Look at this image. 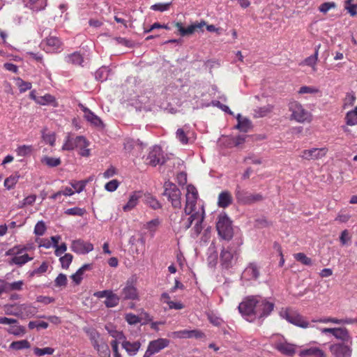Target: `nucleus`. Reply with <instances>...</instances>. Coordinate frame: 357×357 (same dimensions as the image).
<instances>
[{
	"mask_svg": "<svg viewBox=\"0 0 357 357\" xmlns=\"http://www.w3.org/2000/svg\"><path fill=\"white\" fill-rule=\"evenodd\" d=\"M275 307L273 302L259 295L245 297L239 303L238 309L242 317L249 322L257 319L263 321L268 317Z\"/></svg>",
	"mask_w": 357,
	"mask_h": 357,
	"instance_id": "nucleus-1",
	"label": "nucleus"
},
{
	"mask_svg": "<svg viewBox=\"0 0 357 357\" xmlns=\"http://www.w3.org/2000/svg\"><path fill=\"white\" fill-rule=\"evenodd\" d=\"M28 245H15L6 252V256H10L11 258L8 261L10 265H17L22 266L29 261L33 260V257L28 254L24 253L29 250Z\"/></svg>",
	"mask_w": 357,
	"mask_h": 357,
	"instance_id": "nucleus-2",
	"label": "nucleus"
},
{
	"mask_svg": "<svg viewBox=\"0 0 357 357\" xmlns=\"http://www.w3.org/2000/svg\"><path fill=\"white\" fill-rule=\"evenodd\" d=\"M198 192L196 188L192 185L187 186V193L185 195V213L193 214L201 211L204 216V208L203 204L197 203Z\"/></svg>",
	"mask_w": 357,
	"mask_h": 357,
	"instance_id": "nucleus-3",
	"label": "nucleus"
},
{
	"mask_svg": "<svg viewBox=\"0 0 357 357\" xmlns=\"http://www.w3.org/2000/svg\"><path fill=\"white\" fill-rule=\"evenodd\" d=\"M137 278L132 276L122 285L120 296L124 301H139L140 296L136 286Z\"/></svg>",
	"mask_w": 357,
	"mask_h": 357,
	"instance_id": "nucleus-4",
	"label": "nucleus"
},
{
	"mask_svg": "<svg viewBox=\"0 0 357 357\" xmlns=\"http://www.w3.org/2000/svg\"><path fill=\"white\" fill-rule=\"evenodd\" d=\"M218 235L225 240H229L233 236L231 221L226 214H220L216 223Z\"/></svg>",
	"mask_w": 357,
	"mask_h": 357,
	"instance_id": "nucleus-5",
	"label": "nucleus"
},
{
	"mask_svg": "<svg viewBox=\"0 0 357 357\" xmlns=\"http://www.w3.org/2000/svg\"><path fill=\"white\" fill-rule=\"evenodd\" d=\"M280 316L296 326L303 328L311 326V324L305 318L295 311H291L289 309L282 310L280 312Z\"/></svg>",
	"mask_w": 357,
	"mask_h": 357,
	"instance_id": "nucleus-6",
	"label": "nucleus"
},
{
	"mask_svg": "<svg viewBox=\"0 0 357 357\" xmlns=\"http://www.w3.org/2000/svg\"><path fill=\"white\" fill-rule=\"evenodd\" d=\"M164 188L165 191L163 195L168 198L169 202H171L172 206L175 208H181V192L178 187L174 183L167 181L165 183Z\"/></svg>",
	"mask_w": 357,
	"mask_h": 357,
	"instance_id": "nucleus-7",
	"label": "nucleus"
},
{
	"mask_svg": "<svg viewBox=\"0 0 357 357\" xmlns=\"http://www.w3.org/2000/svg\"><path fill=\"white\" fill-rule=\"evenodd\" d=\"M259 266L255 262H251L245 267L241 277L243 285L249 286L256 282L260 275Z\"/></svg>",
	"mask_w": 357,
	"mask_h": 357,
	"instance_id": "nucleus-8",
	"label": "nucleus"
},
{
	"mask_svg": "<svg viewBox=\"0 0 357 357\" xmlns=\"http://www.w3.org/2000/svg\"><path fill=\"white\" fill-rule=\"evenodd\" d=\"M237 257L238 249L231 245L224 248L220 253L222 265L226 268L232 267L235 264Z\"/></svg>",
	"mask_w": 357,
	"mask_h": 357,
	"instance_id": "nucleus-9",
	"label": "nucleus"
},
{
	"mask_svg": "<svg viewBox=\"0 0 357 357\" xmlns=\"http://www.w3.org/2000/svg\"><path fill=\"white\" fill-rule=\"evenodd\" d=\"M235 197L237 202L243 205L251 204L262 199L260 194H252L242 189L238 185L235 190Z\"/></svg>",
	"mask_w": 357,
	"mask_h": 357,
	"instance_id": "nucleus-10",
	"label": "nucleus"
},
{
	"mask_svg": "<svg viewBox=\"0 0 357 357\" xmlns=\"http://www.w3.org/2000/svg\"><path fill=\"white\" fill-rule=\"evenodd\" d=\"M145 161L153 167L164 164L165 162V158L161 147L157 145L151 147Z\"/></svg>",
	"mask_w": 357,
	"mask_h": 357,
	"instance_id": "nucleus-11",
	"label": "nucleus"
},
{
	"mask_svg": "<svg viewBox=\"0 0 357 357\" xmlns=\"http://www.w3.org/2000/svg\"><path fill=\"white\" fill-rule=\"evenodd\" d=\"M169 342V340L166 338H158L151 341L143 357H151L152 355L160 352L162 349L167 347Z\"/></svg>",
	"mask_w": 357,
	"mask_h": 357,
	"instance_id": "nucleus-12",
	"label": "nucleus"
},
{
	"mask_svg": "<svg viewBox=\"0 0 357 357\" xmlns=\"http://www.w3.org/2000/svg\"><path fill=\"white\" fill-rule=\"evenodd\" d=\"M351 345L349 342H339L331 345L330 351L335 357H351Z\"/></svg>",
	"mask_w": 357,
	"mask_h": 357,
	"instance_id": "nucleus-13",
	"label": "nucleus"
},
{
	"mask_svg": "<svg viewBox=\"0 0 357 357\" xmlns=\"http://www.w3.org/2000/svg\"><path fill=\"white\" fill-rule=\"evenodd\" d=\"M40 46L47 53H55L61 49L62 42L59 38L50 36L41 42Z\"/></svg>",
	"mask_w": 357,
	"mask_h": 357,
	"instance_id": "nucleus-14",
	"label": "nucleus"
},
{
	"mask_svg": "<svg viewBox=\"0 0 357 357\" xmlns=\"http://www.w3.org/2000/svg\"><path fill=\"white\" fill-rule=\"evenodd\" d=\"M328 152L326 147L312 148L301 151L300 157L307 160H319L324 157Z\"/></svg>",
	"mask_w": 357,
	"mask_h": 357,
	"instance_id": "nucleus-15",
	"label": "nucleus"
},
{
	"mask_svg": "<svg viewBox=\"0 0 357 357\" xmlns=\"http://www.w3.org/2000/svg\"><path fill=\"white\" fill-rule=\"evenodd\" d=\"M29 97L31 99H33L36 103L40 105H50L53 107L58 106V102L55 97L49 93H46L43 96H37L36 91L33 90L30 92Z\"/></svg>",
	"mask_w": 357,
	"mask_h": 357,
	"instance_id": "nucleus-16",
	"label": "nucleus"
},
{
	"mask_svg": "<svg viewBox=\"0 0 357 357\" xmlns=\"http://www.w3.org/2000/svg\"><path fill=\"white\" fill-rule=\"evenodd\" d=\"M70 248L77 254L84 255L93 250V245L82 239H77L72 242Z\"/></svg>",
	"mask_w": 357,
	"mask_h": 357,
	"instance_id": "nucleus-17",
	"label": "nucleus"
},
{
	"mask_svg": "<svg viewBox=\"0 0 357 357\" xmlns=\"http://www.w3.org/2000/svg\"><path fill=\"white\" fill-rule=\"evenodd\" d=\"M168 337H172L174 339H182V338H191L196 337L200 338L204 336L202 332L198 330H181L178 331H174L169 333Z\"/></svg>",
	"mask_w": 357,
	"mask_h": 357,
	"instance_id": "nucleus-18",
	"label": "nucleus"
},
{
	"mask_svg": "<svg viewBox=\"0 0 357 357\" xmlns=\"http://www.w3.org/2000/svg\"><path fill=\"white\" fill-rule=\"evenodd\" d=\"M142 197V191H133L132 192L128 197V200L127 203L123 205V210L125 212L131 211L134 209L137 204H139L140 198Z\"/></svg>",
	"mask_w": 357,
	"mask_h": 357,
	"instance_id": "nucleus-19",
	"label": "nucleus"
},
{
	"mask_svg": "<svg viewBox=\"0 0 357 357\" xmlns=\"http://www.w3.org/2000/svg\"><path fill=\"white\" fill-rule=\"evenodd\" d=\"M274 347L281 354L287 356H293L296 353V346L286 341H278Z\"/></svg>",
	"mask_w": 357,
	"mask_h": 357,
	"instance_id": "nucleus-20",
	"label": "nucleus"
},
{
	"mask_svg": "<svg viewBox=\"0 0 357 357\" xmlns=\"http://www.w3.org/2000/svg\"><path fill=\"white\" fill-rule=\"evenodd\" d=\"M206 25V22L202 21L199 23H195L184 28L181 22L175 23V26L178 29L181 36H188L193 33L197 29H201Z\"/></svg>",
	"mask_w": 357,
	"mask_h": 357,
	"instance_id": "nucleus-21",
	"label": "nucleus"
},
{
	"mask_svg": "<svg viewBox=\"0 0 357 357\" xmlns=\"http://www.w3.org/2000/svg\"><path fill=\"white\" fill-rule=\"evenodd\" d=\"M300 357H326L324 351L318 347L310 346L299 352Z\"/></svg>",
	"mask_w": 357,
	"mask_h": 357,
	"instance_id": "nucleus-22",
	"label": "nucleus"
},
{
	"mask_svg": "<svg viewBox=\"0 0 357 357\" xmlns=\"http://www.w3.org/2000/svg\"><path fill=\"white\" fill-rule=\"evenodd\" d=\"M193 132L190 130L188 126H184L183 128L177 129L176 132V138L182 144H187L189 143Z\"/></svg>",
	"mask_w": 357,
	"mask_h": 357,
	"instance_id": "nucleus-23",
	"label": "nucleus"
},
{
	"mask_svg": "<svg viewBox=\"0 0 357 357\" xmlns=\"http://www.w3.org/2000/svg\"><path fill=\"white\" fill-rule=\"evenodd\" d=\"M189 215L190 217L188 218L187 219H185L183 218H181V227L185 230L189 229L191 227L192 222H195V220H197V222H202L204 219L203 212H202L201 211L194 213L193 214Z\"/></svg>",
	"mask_w": 357,
	"mask_h": 357,
	"instance_id": "nucleus-24",
	"label": "nucleus"
},
{
	"mask_svg": "<svg viewBox=\"0 0 357 357\" xmlns=\"http://www.w3.org/2000/svg\"><path fill=\"white\" fill-rule=\"evenodd\" d=\"M319 47L320 45L317 46L314 49V54L305 59L301 63H300V66H310L312 68L313 72H316L317 70V63L318 61Z\"/></svg>",
	"mask_w": 357,
	"mask_h": 357,
	"instance_id": "nucleus-25",
	"label": "nucleus"
},
{
	"mask_svg": "<svg viewBox=\"0 0 357 357\" xmlns=\"http://www.w3.org/2000/svg\"><path fill=\"white\" fill-rule=\"evenodd\" d=\"M121 346L129 356H134L139 350L141 344L138 341L130 342L126 340V338L123 342H121Z\"/></svg>",
	"mask_w": 357,
	"mask_h": 357,
	"instance_id": "nucleus-26",
	"label": "nucleus"
},
{
	"mask_svg": "<svg viewBox=\"0 0 357 357\" xmlns=\"http://www.w3.org/2000/svg\"><path fill=\"white\" fill-rule=\"evenodd\" d=\"M236 118L237 124L235 127L241 132H247L252 128V123L248 118L243 116L240 113L237 114Z\"/></svg>",
	"mask_w": 357,
	"mask_h": 357,
	"instance_id": "nucleus-27",
	"label": "nucleus"
},
{
	"mask_svg": "<svg viewBox=\"0 0 357 357\" xmlns=\"http://www.w3.org/2000/svg\"><path fill=\"white\" fill-rule=\"evenodd\" d=\"M334 337L341 340L342 342H349L352 344V337L351 336L349 331L344 327L336 328Z\"/></svg>",
	"mask_w": 357,
	"mask_h": 357,
	"instance_id": "nucleus-28",
	"label": "nucleus"
},
{
	"mask_svg": "<svg viewBox=\"0 0 357 357\" xmlns=\"http://www.w3.org/2000/svg\"><path fill=\"white\" fill-rule=\"evenodd\" d=\"M84 331L88 335L92 346L93 348L98 344L100 342L104 340L100 337V334L98 332V331L95 328H84Z\"/></svg>",
	"mask_w": 357,
	"mask_h": 357,
	"instance_id": "nucleus-29",
	"label": "nucleus"
},
{
	"mask_svg": "<svg viewBox=\"0 0 357 357\" xmlns=\"http://www.w3.org/2000/svg\"><path fill=\"white\" fill-rule=\"evenodd\" d=\"M248 137H250V135H238L236 137H227L225 138V142L229 147L238 146L243 144L245 142L246 138Z\"/></svg>",
	"mask_w": 357,
	"mask_h": 357,
	"instance_id": "nucleus-30",
	"label": "nucleus"
},
{
	"mask_svg": "<svg viewBox=\"0 0 357 357\" xmlns=\"http://www.w3.org/2000/svg\"><path fill=\"white\" fill-rule=\"evenodd\" d=\"M20 317L25 319L26 317H33L37 312L38 310L36 307L31 305H20Z\"/></svg>",
	"mask_w": 357,
	"mask_h": 357,
	"instance_id": "nucleus-31",
	"label": "nucleus"
},
{
	"mask_svg": "<svg viewBox=\"0 0 357 357\" xmlns=\"http://www.w3.org/2000/svg\"><path fill=\"white\" fill-rule=\"evenodd\" d=\"M94 349L96 350L99 357H110L111 351L106 341L102 340L97 344Z\"/></svg>",
	"mask_w": 357,
	"mask_h": 357,
	"instance_id": "nucleus-32",
	"label": "nucleus"
},
{
	"mask_svg": "<svg viewBox=\"0 0 357 357\" xmlns=\"http://www.w3.org/2000/svg\"><path fill=\"white\" fill-rule=\"evenodd\" d=\"M75 194V191L71 187H63L61 190L54 193L50 197V199L53 200H58L59 202H61L63 200L61 199V196H72Z\"/></svg>",
	"mask_w": 357,
	"mask_h": 357,
	"instance_id": "nucleus-33",
	"label": "nucleus"
},
{
	"mask_svg": "<svg viewBox=\"0 0 357 357\" xmlns=\"http://www.w3.org/2000/svg\"><path fill=\"white\" fill-rule=\"evenodd\" d=\"M232 197L229 192L222 191L218 196V206L226 208L231 204Z\"/></svg>",
	"mask_w": 357,
	"mask_h": 357,
	"instance_id": "nucleus-34",
	"label": "nucleus"
},
{
	"mask_svg": "<svg viewBox=\"0 0 357 357\" xmlns=\"http://www.w3.org/2000/svg\"><path fill=\"white\" fill-rule=\"evenodd\" d=\"M26 6L33 11H40L44 9L47 5V0H26Z\"/></svg>",
	"mask_w": 357,
	"mask_h": 357,
	"instance_id": "nucleus-35",
	"label": "nucleus"
},
{
	"mask_svg": "<svg viewBox=\"0 0 357 357\" xmlns=\"http://www.w3.org/2000/svg\"><path fill=\"white\" fill-rule=\"evenodd\" d=\"M91 268V264H84L80 267L75 273L71 275L73 281L76 284H79L83 279L84 273Z\"/></svg>",
	"mask_w": 357,
	"mask_h": 357,
	"instance_id": "nucleus-36",
	"label": "nucleus"
},
{
	"mask_svg": "<svg viewBox=\"0 0 357 357\" xmlns=\"http://www.w3.org/2000/svg\"><path fill=\"white\" fill-rule=\"evenodd\" d=\"M160 220L159 218L153 219L149 222H147L143 227L144 229H146L149 233L150 236L153 237L155 235V233L160 225Z\"/></svg>",
	"mask_w": 357,
	"mask_h": 357,
	"instance_id": "nucleus-37",
	"label": "nucleus"
},
{
	"mask_svg": "<svg viewBox=\"0 0 357 357\" xmlns=\"http://www.w3.org/2000/svg\"><path fill=\"white\" fill-rule=\"evenodd\" d=\"M66 61L73 65L82 66L84 58L80 53L75 52L66 56Z\"/></svg>",
	"mask_w": 357,
	"mask_h": 357,
	"instance_id": "nucleus-38",
	"label": "nucleus"
},
{
	"mask_svg": "<svg viewBox=\"0 0 357 357\" xmlns=\"http://www.w3.org/2000/svg\"><path fill=\"white\" fill-rule=\"evenodd\" d=\"M84 117L86 121L90 122L93 126L100 129L103 128V122L95 113H85Z\"/></svg>",
	"mask_w": 357,
	"mask_h": 357,
	"instance_id": "nucleus-39",
	"label": "nucleus"
},
{
	"mask_svg": "<svg viewBox=\"0 0 357 357\" xmlns=\"http://www.w3.org/2000/svg\"><path fill=\"white\" fill-rule=\"evenodd\" d=\"M7 331L8 333L18 337L24 335L26 333L25 328L20 325L18 322L17 324H13L12 326L8 328Z\"/></svg>",
	"mask_w": 357,
	"mask_h": 357,
	"instance_id": "nucleus-40",
	"label": "nucleus"
},
{
	"mask_svg": "<svg viewBox=\"0 0 357 357\" xmlns=\"http://www.w3.org/2000/svg\"><path fill=\"white\" fill-rule=\"evenodd\" d=\"M291 119L299 123L310 122L312 119L311 113H292Z\"/></svg>",
	"mask_w": 357,
	"mask_h": 357,
	"instance_id": "nucleus-41",
	"label": "nucleus"
},
{
	"mask_svg": "<svg viewBox=\"0 0 357 357\" xmlns=\"http://www.w3.org/2000/svg\"><path fill=\"white\" fill-rule=\"evenodd\" d=\"M120 299H121V296H117L116 294L112 291L105 299V305L107 307H116L119 304Z\"/></svg>",
	"mask_w": 357,
	"mask_h": 357,
	"instance_id": "nucleus-42",
	"label": "nucleus"
},
{
	"mask_svg": "<svg viewBox=\"0 0 357 357\" xmlns=\"http://www.w3.org/2000/svg\"><path fill=\"white\" fill-rule=\"evenodd\" d=\"M42 138L45 144L54 146L56 142V134L54 132H46V129L42 132Z\"/></svg>",
	"mask_w": 357,
	"mask_h": 357,
	"instance_id": "nucleus-43",
	"label": "nucleus"
},
{
	"mask_svg": "<svg viewBox=\"0 0 357 357\" xmlns=\"http://www.w3.org/2000/svg\"><path fill=\"white\" fill-rule=\"evenodd\" d=\"M9 347L10 349L13 350H22L24 349H29L30 347V343L26 340H21L13 342L10 344Z\"/></svg>",
	"mask_w": 357,
	"mask_h": 357,
	"instance_id": "nucleus-44",
	"label": "nucleus"
},
{
	"mask_svg": "<svg viewBox=\"0 0 357 357\" xmlns=\"http://www.w3.org/2000/svg\"><path fill=\"white\" fill-rule=\"evenodd\" d=\"M87 183H88L87 180L71 181L70 182V184L71 185V188L75 191V192L80 193L81 192H82L84 190Z\"/></svg>",
	"mask_w": 357,
	"mask_h": 357,
	"instance_id": "nucleus-45",
	"label": "nucleus"
},
{
	"mask_svg": "<svg viewBox=\"0 0 357 357\" xmlns=\"http://www.w3.org/2000/svg\"><path fill=\"white\" fill-rule=\"evenodd\" d=\"M76 148L75 138L72 137L70 133H68L66 140L62 146V150L72 151Z\"/></svg>",
	"mask_w": 357,
	"mask_h": 357,
	"instance_id": "nucleus-46",
	"label": "nucleus"
},
{
	"mask_svg": "<svg viewBox=\"0 0 357 357\" xmlns=\"http://www.w3.org/2000/svg\"><path fill=\"white\" fill-rule=\"evenodd\" d=\"M33 151V146L31 145H21L16 149L15 152L18 156L25 157L31 155Z\"/></svg>",
	"mask_w": 357,
	"mask_h": 357,
	"instance_id": "nucleus-47",
	"label": "nucleus"
},
{
	"mask_svg": "<svg viewBox=\"0 0 357 357\" xmlns=\"http://www.w3.org/2000/svg\"><path fill=\"white\" fill-rule=\"evenodd\" d=\"M41 162L45 164L48 167H55L61 164V160L59 158H53L49 156H45L41 159Z\"/></svg>",
	"mask_w": 357,
	"mask_h": 357,
	"instance_id": "nucleus-48",
	"label": "nucleus"
},
{
	"mask_svg": "<svg viewBox=\"0 0 357 357\" xmlns=\"http://www.w3.org/2000/svg\"><path fill=\"white\" fill-rule=\"evenodd\" d=\"M356 96L354 92L347 93L343 101V109H348L353 106L356 101Z\"/></svg>",
	"mask_w": 357,
	"mask_h": 357,
	"instance_id": "nucleus-49",
	"label": "nucleus"
},
{
	"mask_svg": "<svg viewBox=\"0 0 357 357\" xmlns=\"http://www.w3.org/2000/svg\"><path fill=\"white\" fill-rule=\"evenodd\" d=\"M106 330L107 331L108 333L114 338V340H116L117 341H123L126 339L125 335H123V332L119 331L116 329L109 328V327H105Z\"/></svg>",
	"mask_w": 357,
	"mask_h": 357,
	"instance_id": "nucleus-50",
	"label": "nucleus"
},
{
	"mask_svg": "<svg viewBox=\"0 0 357 357\" xmlns=\"http://www.w3.org/2000/svg\"><path fill=\"white\" fill-rule=\"evenodd\" d=\"M294 259L297 260L298 261L301 262V264L306 265V266H310L312 265V259L307 257L304 253L303 252H298L296 254H294Z\"/></svg>",
	"mask_w": 357,
	"mask_h": 357,
	"instance_id": "nucleus-51",
	"label": "nucleus"
},
{
	"mask_svg": "<svg viewBox=\"0 0 357 357\" xmlns=\"http://www.w3.org/2000/svg\"><path fill=\"white\" fill-rule=\"evenodd\" d=\"M352 1L353 0H347L344 3V8L351 16L354 17L357 15V4L352 3Z\"/></svg>",
	"mask_w": 357,
	"mask_h": 357,
	"instance_id": "nucleus-52",
	"label": "nucleus"
},
{
	"mask_svg": "<svg viewBox=\"0 0 357 357\" xmlns=\"http://www.w3.org/2000/svg\"><path fill=\"white\" fill-rule=\"evenodd\" d=\"M172 5V2L157 3L151 6V9L154 11L164 12L168 10Z\"/></svg>",
	"mask_w": 357,
	"mask_h": 357,
	"instance_id": "nucleus-53",
	"label": "nucleus"
},
{
	"mask_svg": "<svg viewBox=\"0 0 357 357\" xmlns=\"http://www.w3.org/2000/svg\"><path fill=\"white\" fill-rule=\"evenodd\" d=\"M23 285L24 282L22 280L16 281L11 283L6 282L7 292L15 290L20 291L22 289Z\"/></svg>",
	"mask_w": 357,
	"mask_h": 357,
	"instance_id": "nucleus-54",
	"label": "nucleus"
},
{
	"mask_svg": "<svg viewBox=\"0 0 357 357\" xmlns=\"http://www.w3.org/2000/svg\"><path fill=\"white\" fill-rule=\"evenodd\" d=\"M19 176H10L5 179L4 186L8 190L13 189L18 181Z\"/></svg>",
	"mask_w": 357,
	"mask_h": 357,
	"instance_id": "nucleus-55",
	"label": "nucleus"
},
{
	"mask_svg": "<svg viewBox=\"0 0 357 357\" xmlns=\"http://www.w3.org/2000/svg\"><path fill=\"white\" fill-rule=\"evenodd\" d=\"M59 261L63 268H68L73 261V255L66 253L63 256L60 257Z\"/></svg>",
	"mask_w": 357,
	"mask_h": 357,
	"instance_id": "nucleus-56",
	"label": "nucleus"
},
{
	"mask_svg": "<svg viewBox=\"0 0 357 357\" xmlns=\"http://www.w3.org/2000/svg\"><path fill=\"white\" fill-rule=\"evenodd\" d=\"M49 265L46 261H43L42 264L37 268L34 269L30 273L31 276L40 275L45 273L48 269Z\"/></svg>",
	"mask_w": 357,
	"mask_h": 357,
	"instance_id": "nucleus-57",
	"label": "nucleus"
},
{
	"mask_svg": "<svg viewBox=\"0 0 357 357\" xmlns=\"http://www.w3.org/2000/svg\"><path fill=\"white\" fill-rule=\"evenodd\" d=\"M54 349L51 347L38 348L36 347L33 349V353L38 356H42L46 354L51 355L54 353Z\"/></svg>",
	"mask_w": 357,
	"mask_h": 357,
	"instance_id": "nucleus-58",
	"label": "nucleus"
},
{
	"mask_svg": "<svg viewBox=\"0 0 357 357\" xmlns=\"http://www.w3.org/2000/svg\"><path fill=\"white\" fill-rule=\"evenodd\" d=\"M145 202L148 204L151 208L153 209H158L160 208V204L159 202L153 196L148 195L146 196Z\"/></svg>",
	"mask_w": 357,
	"mask_h": 357,
	"instance_id": "nucleus-59",
	"label": "nucleus"
},
{
	"mask_svg": "<svg viewBox=\"0 0 357 357\" xmlns=\"http://www.w3.org/2000/svg\"><path fill=\"white\" fill-rule=\"evenodd\" d=\"M28 327L31 330L34 328H37V330H40L41 328L46 329L48 327V324L45 321H29Z\"/></svg>",
	"mask_w": 357,
	"mask_h": 357,
	"instance_id": "nucleus-60",
	"label": "nucleus"
},
{
	"mask_svg": "<svg viewBox=\"0 0 357 357\" xmlns=\"http://www.w3.org/2000/svg\"><path fill=\"white\" fill-rule=\"evenodd\" d=\"M17 85L19 88V90L21 93L25 92L27 90L31 89L32 84L31 82H25L21 78H18L17 79Z\"/></svg>",
	"mask_w": 357,
	"mask_h": 357,
	"instance_id": "nucleus-61",
	"label": "nucleus"
},
{
	"mask_svg": "<svg viewBox=\"0 0 357 357\" xmlns=\"http://www.w3.org/2000/svg\"><path fill=\"white\" fill-rule=\"evenodd\" d=\"M45 231H46V226H45V222L43 220L38 221L36 223V225H35L34 234L36 236H40L45 234Z\"/></svg>",
	"mask_w": 357,
	"mask_h": 357,
	"instance_id": "nucleus-62",
	"label": "nucleus"
},
{
	"mask_svg": "<svg viewBox=\"0 0 357 357\" xmlns=\"http://www.w3.org/2000/svg\"><path fill=\"white\" fill-rule=\"evenodd\" d=\"M86 211L84 208L79 207H74L67 209L65 213L70 215H77L82 216L85 213Z\"/></svg>",
	"mask_w": 357,
	"mask_h": 357,
	"instance_id": "nucleus-63",
	"label": "nucleus"
},
{
	"mask_svg": "<svg viewBox=\"0 0 357 357\" xmlns=\"http://www.w3.org/2000/svg\"><path fill=\"white\" fill-rule=\"evenodd\" d=\"M345 119L349 126L357 125V113H347Z\"/></svg>",
	"mask_w": 357,
	"mask_h": 357,
	"instance_id": "nucleus-64",
	"label": "nucleus"
}]
</instances>
